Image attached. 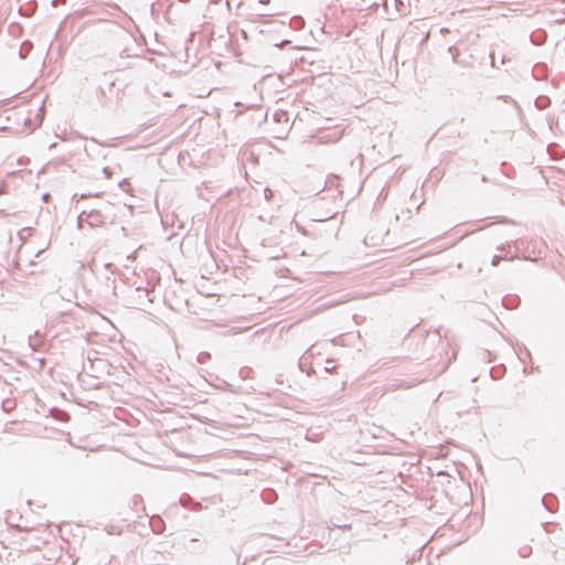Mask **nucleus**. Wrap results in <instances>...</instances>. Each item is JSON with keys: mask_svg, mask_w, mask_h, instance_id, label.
<instances>
[{"mask_svg": "<svg viewBox=\"0 0 565 565\" xmlns=\"http://www.w3.org/2000/svg\"><path fill=\"white\" fill-rule=\"evenodd\" d=\"M383 6H386V0H383Z\"/></svg>", "mask_w": 565, "mask_h": 565, "instance_id": "412c9836", "label": "nucleus"}, {"mask_svg": "<svg viewBox=\"0 0 565 565\" xmlns=\"http://www.w3.org/2000/svg\"><path fill=\"white\" fill-rule=\"evenodd\" d=\"M416 385V382L415 381H412V382H405V381H401L398 383H392L388 385V390L391 391H396V390H399V388H411L413 386Z\"/></svg>", "mask_w": 565, "mask_h": 565, "instance_id": "20e7f679", "label": "nucleus"}, {"mask_svg": "<svg viewBox=\"0 0 565 565\" xmlns=\"http://www.w3.org/2000/svg\"><path fill=\"white\" fill-rule=\"evenodd\" d=\"M42 111H43V106H41L38 110V114H36V118H38V121L39 124L42 121L43 119V115H42Z\"/></svg>", "mask_w": 565, "mask_h": 565, "instance_id": "4468645a", "label": "nucleus"}, {"mask_svg": "<svg viewBox=\"0 0 565 565\" xmlns=\"http://www.w3.org/2000/svg\"><path fill=\"white\" fill-rule=\"evenodd\" d=\"M18 235L22 242H24L31 235V227H24L18 232Z\"/></svg>", "mask_w": 565, "mask_h": 565, "instance_id": "423d86ee", "label": "nucleus"}, {"mask_svg": "<svg viewBox=\"0 0 565 565\" xmlns=\"http://www.w3.org/2000/svg\"><path fill=\"white\" fill-rule=\"evenodd\" d=\"M36 360L40 362V367H43L44 359L43 358H39Z\"/></svg>", "mask_w": 565, "mask_h": 565, "instance_id": "aec40b11", "label": "nucleus"}, {"mask_svg": "<svg viewBox=\"0 0 565 565\" xmlns=\"http://www.w3.org/2000/svg\"><path fill=\"white\" fill-rule=\"evenodd\" d=\"M395 3H396V7H397L398 11H399L398 7L399 6H402V7L404 6V3L402 1H399V0H395Z\"/></svg>", "mask_w": 565, "mask_h": 565, "instance_id": "6ab92c4d", "label": "nucleus"}, {"mask_svg": "<svg viewBox=\"0 0 565 565\" xmlns=\"http://www.w3.org/2000/svg\"><path fill=\"white\" fill-rule=\"evenodd\" d=\"M119 188H120L124 192H126V193H128V194H130V193H131V185H130V182L128 181V179H124L122 181H120V183H119Z\"/></svg>", "mask_w": 565, "mask_h": 565, "instance_id": "39448f33", "label": "nucleus"}, {"mask_svg": "<svg viewBox=\"0 0 565 565\" xmlns=\"http://www.w3.org/2000/svg\"><path fill=\"white\" fill-rule=\"evenodd\" d=\"M211 355L207 352H201L198 355V362L199 363H206L210 360Z\"/></svg>", "mask_w": 565, "mask_h": 565, "instance_id": "6e6552de", "label": "nucleus"}, {"mask_svg": "<svg viewBox=\"0 0 565 565\" xmlns=\"http://www.w3.org/2000/svg\"><path fill=\"white\" fill-rule=\"evenodd\" d=\"M150 295L151 291L148 288L137 287L132 290V296L129 297L127 302L130 307L146 310V308L152 303Z\"/></svg>", "mask_w": 565, "mask_h": 565, "instance_id": "f257e3e1", "label": "nucleus"}, {"mask_svg": "<svg viewBox=\"0 0 565 565\" xmlns=\"http://www.w3.org/2000/svg\"><path fill=\"white\" fill-rule=\"evenodd\" d=\"M85 221H86V220L81 221V214H79V215H78V217H77V227H78L79 230H82V228H84V227H85V225H86Z\"/></svg>", "mask_w": 565, "mask_h": 565, "instance_id": "ddd939ff", "label": "nucleus"}, {"mask_svg": "<svg viewBox=\"0 0 565 565\" xmlns=\"http://www.w3.org/2000/svg\"><path fill=\"white\" fill-rule=\"evenodd\" d=\"M270 195H271V191L269 189H265V196L267 200H269Z\"/></svg>", "mask_w": 565, "mask_h": 565, "instance_id": "dca6fc26", "label": "nucleus"}, {"mask_svg": "<svg viewBox=\"0 0 565 565\" xmlns=\"http://www.w3.org/2000/svg\"><path fill=\"white\" fill-rule=\"evenodd\" d=\"M501 259H502V256H500V255H494V256L492 257V259H491V265H492V266H498Z\"/></svg>", "mask_w": 565, "mask_h": 565, "instance_id": "9b49d317", "label": "nucleus"}, {"mask_svg": "<svg viewBox=\"0 0 565 565\" xmlns=\"http://www.w3.org/2000/svg\"><path fill=\"white\" fill-rule=\"evenodd\" d=\"M490 57H491V65L494 66V53L493 52L490 53Z\"/></svg>", "mask_w": 565, "mask_h": 565, "instance_id": "f3484780", "label": "nucleus"}, {"mask_svg": "<svg viewBox=\"0 0 565 565\" xmlns=\"http://www.w3.org/2000/svg\"><path fill=\"white\" fill-rule=\"evenodd\" d=\"M79 17H84L86 14H98L99 20H109L111 18H118L121 13L120 9L116 4H106L100 7L98 10H89L83 9L76 12Z\"/></svg>", "mask_w": 565, "mask_h": 565, "instance_id": "f03ea898", "label": "nucleus"}, {"mask_svg": "<svg viewBox=\"0 0 565 565\" xmlns=\"http://www.w3.org/2000/svg\"><path fill=\"white\" fill-rule=\"evenodd\" d=\"M335 527H338V529H342V530H349V529H351V525H350V524L335 525Z\"/></svg>", "mask_w": 565, "mask_h": 565, "instance_id": "2eb2a0df", "label": "nucleus"}, {"mask_svg": "<svg viewBox=\"0 0 565 565\" xmlns=\"http://www.w3.org/2000/svg\"><path fill=\"white\" fill-rule=\"evenodd\" d=\"M521 555L523 557L527 556V547L523 548L522 552H521Z\"/></svg>", "mask_w": 565, "mask_h": 565, "instance_id": "a211bd4d", "label": "nucleus"}, {"mask_svg": "<svg viewBox=\"0 0 565 565\" xmlns=\"http://www.w3.org/2000/svg\"><path fill=\"white\" fill-rule=\"evenodd\" d=\"M342 134L340 131H335L333 134V137H329V136H322L321 137V140H324V141H337L341 138Z\"/></svg>", "mask_w": 565, "mask_h": 565, "instance_id": "0eeeda50", "label": "nucleus"}, {"mask_svg": "<svg viewBox=\"0 0 565 565\" xmlns=\"http://www.w3.org/2000/svg\"><path fill=\"white\" fill-rule=\"evenodd\" d=\"M39 342H40V340L38 339V335H35L34 339L30 338L29 345L32 349V351L36 350V345H38Z\"/></svg>", "mask_w": 565, "mask_h": 565, "instance_id": "9d476101", "label": "nucleus"}, {"mask_svg": "<svg viewBox=\"0 0 565 565\" xmlns=\"http://www.w3.org/2000/svg\"><path fill=\"white\" fill-rule=\"evenodd\" d=\"M306 361H307V356L303 354L300 360H299V369L302 371V372H307L308 375H310V371L309 370H306L305 369V365H306Z\"/></svg>", "mask_w": 565, "mask_h": 565, "instance_id": "1a4fd4ad", "label": "nucleus"}, {"mask_svg": "<svg viewBox=\"0 0 565 565\" xmlns=\"http://www.w3.org/2000/svg\"><path fill=\"white\" fill-rule=\"evenodd\" d=\"M103 174L105 175L106 179H110L113 175V172L108 167H105V168H103Z\"/></svg>", "mask_w": 565, "mask_h": 565, "instance_id": "f8f14e48", "label": "nucleus"}, {"mask_svg": "<svg viewBox=\"0 0 565 565\" xmlns=\"http://www.w3.org/2000/svg\"><path fill=\"white\" fill-rule=\"evenodd\" d=\"M86 220L85 223L88 227H97L103 225L104 217L98 211L82 212L81 221Z\"/></svg>", "mask_w": 565, "mask_h": 565, "instance_id": "7ed1b4c3", "label": "nucleus"}]
</instances>
